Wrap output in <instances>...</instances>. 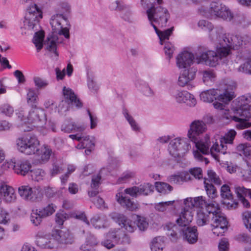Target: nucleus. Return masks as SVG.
Segmentation results:
<instances>
[{"label": "nucleus", "mask_w": 251, "mask_h": 251, "mask_svg": "<svg viewBox=\"0 0 251 251\" xmlns=\"http://www.w3.org/2000/svg\"><path fill=\"white\" fill-rule=\"evenodd\" d=\"M244 100L247 102H251V96L249 98L242 96L233 101L231 109L234 115L225 114L224 116L226 119H231L237 122L236 127L239 129L251 126V123L248 122L251 118V105L243 103V101Z\"/></svg>", "instance_id": "f257e3e1"}, {"label": "nucleus", "mask_w": 251, "mask_h": 251, "mask_svg": "<svg viewBox=\"0 0 251 251\" xmlns=\"http://www.w3.org/2000/svg\"><path fill=\"white\" fill-rule=\"evenodd\" d=\"M147 14L151 25L154 28L156 34L160 40L161 43L164 39H169L174 30V27H172L163 31L159 30L153 22L157 23L160 27L166 26L167 23L170 18V14L168 10L160 6L156 5L153 7L147 9Z\"/></svg>", "instance_id": "f03ea898"}, {"label": "nucleus", "mask_w": 251, "mask_h": 251, "mask_svg": "<svg viewBox=\"0 0 251 251\" xmlns=\"http://www.w3.org/2000/svg\"><path fill=\"white\" fill-rule=\"evenodd\" d=\"M68 24L67 19L62 14H56L51 16L50 24L52 27V34L49 35L45 42L48 50L54 53L56 56L58 54L56 51V44L59 43L57 35L54 34L64 35L68 39L70 37L69 30L67 27L63 28V24Z\"/></svg>", "instance_id": "7ed1b4c3"}, {"label": "nucleus", "mask_w": 251, "mask_h": 251, "mask_svg": "<svg viewBox=\"0 0 251 251\" xmlns=\"http://www.w3.org/2000/svg\"><path fill=\"white\" fill-rule=\"evenodd\" d=\"M206 129V125L202 121H195L190 125V129L188 132V137L190 141L194 142L197 149L202 153H206L209 151L210 137L206 135L204 140H199L198 137Z\"/></svg>", "instance_id": "20e7f679"}, {"label": "nucleus", "mask_w": 251, "mask_h": 251, "mask_svg": "<svg viewBox=\"0 0 251 251\" xmlns=\"http://www.w3.org/2000/svg\"><path fill=\"white\" fill-rule=\"evenodd\" d=\"M200 99L201 100L206 102H211L214 100H218L222 102L216 101L213 103L214 107L217 109L224 110L226 109V105L234 97V93L229 92L227 90L223 93H221L218 89H210L202 92L200 95Z\"/></svg>", "instance_id": "39448f33"}, {"label": "nucleus", "mask_w": 251, "mask_h": 251, "mask_svg": "<svg viewBox=\"0 0 251 251\" xmlns=\"http://www.w3.org/2000/svg\"><path fill=\"white\" fill-rule=\"evenodd\" d=\"M18 150L27 155L34 154L39 151V141L34 135H28L16 140Z\"/></svg>", "instance_id": "423d86ee"}, {"label": "nucleus", "mask_w": 251, "mask_h": 251, "mask_svg": "<svg viewBox=\"0 0 251 251\" xmlns=\"http://www.w3.org/2000/svg\"><path fill=\"white\" fill-rule=\"evenodd\" d=\"M139 189L138 186H133L126 189L124 193L119 192L116 195L117 201L122 206H125L127 209L133 211L138 208V204L132 201L130 199L126 196L129 195L132 197L136 198L139 196Z\"/></svg>", "instance_id": "0eeeda50"}, {"label": "nucleus", "mask_w": 251, "mask_h": 251, "mask_svg": "<svg viewBox=\"0 0 251 251\" xmlns=\"http://www.w3.org/2000/svg\"><path fill=\"white\" fill-rule=\"evenodd\" d=\"M189 140L179 138L172 140L169 146L170 154L174 157H180L191 148Z\"/></svg>", "instance_id": "6e6552de"}, {"label": "nucleus", "mask_w": 251, "mask_h": 251, "mask_svg": "<svg viewBox=\"0 0 251 251\" xmlns=\"http://www.w3.org/2000/svg\"><path fill=\"white\" fill-rule=\"evenodd\" d=\"M42 11L36 4L30 5L27 8L24 21V25L29 29H33L42 18Z\"/></svg>", "instance_id": "1a4fd4ad"}, {"label": "nucleus", "mask_w": 251, "mask_h": 251, "mask_svg": "<svg viewBox=\"0 0 251 251\" xmlns=\"http://www.w3.org/2000/svg\"><path fill=\"white\" fill-rule=\"evenodd\" d=\"M63 94L65 100H62L58 105L59 110L66 111L69 110V105H74L77 108L82 107V103L77 99L74 91L69 88L64 87Z\"/></svg>", "instance_id": "9d476101"}, {"label": "nucleus", "mask_w": 251, "mask_h": 251, "mask_svg": "<svg viewBox=\"0 0 251 251\" xmlns=\"http://www.w3.org/2000/svg\"><path fill=\"white\" fill-rule=\"evenodd\" d=\"M224 45L228 46L231 49L238 50L251 42V38L248 35L241 36L238 35L225 34L222 35Z\"/></svg>", "instance_id": "9b49d317"}, {"label": "nucleus", "mask_w": 251, "mask_h": 251, "mask_svg": "<svg viewBox=\"0 0 251 251\" xmlns=\"http://www.w3.org/2000/svg\"><path fill=\"white\" fill-rule=\"evenodd\" d=\"M56 206L50 203L46 206L39 209L33 211L30 215V221L35 226L39 225L43 218L51 215L56 210Z\"/></svg>", "instance_id": "f8f14e48"}, {"label": "nucleus", "mask_w": 251, "mask_h": 251, "mask_svg": "<svg viewBox=\"0 0 251 251\" xmlns=\"http://www.w3.org/2000/svg\"><path fill=\"white\" fill-rule=\"evenodd\" d=\"M46 118L45 113L42 109L32 106L27 116V123L33 124L34 126L41 127L45 123Z\"/></svg>", "instance_id": "ddd939ff"}, {"label": "nucleus", "mask_w": 251, "mask_h": 251, "mask_svg": "<svg viewBox=\"0 0 251 251\" xmlns=\"http://www.w3.org/2000/svg\"><path fill=\"white\" fill-rule=\"evenodd\" d=\"M198 64L203 63L210 67H215L219 61V57L214 51L208 50L196 56Z\"/></svg>", "instance_id": "4468645a"}, {"label": "nucleus", "mask_w": 251, "mask_h": 251, "mask_svg": "<svg viewBox=\"0 0 251 251\" xmlns=\"http://www.w3.org/2000/svg\"><path fill=\"white\" fill-rule=\"evenodd\" d=\"M110 217L129 232H133L136 229L135 222L127 219L123 214L114 212L110 214Z\"/></svg>", "instance_id": "2eb2a0df"}, {"label": "nucleus", "mask_w": 251, "mask_h": 251, "mask_svg": "<svg viewBox=\"0 0 251 251\" xmlns=\"http://www.w3.org/2000/svg\"><path fill=\"white\" fill-rule=\"evenodd\" d=\"M211 12L217 17L227 21H230L233 18V14L225 5L219 2H212L211 4Z\"/></svg>", "instance_id": "dca6fc26"}, {"label": "nucleus", "mask_w": 251, "mask_h": 251, "mask_svg": "<svg viewBox=\"0 0 251 251\" xmlns=\"http://www.w3.org/2000/svg\"><path fill=\"white\" fill-rule=\"evenodd\" d=\"M172 96L179 103H185L189 106H194L197 103L194 96L186 91L176 90L173 93Z\"/></svg>", "instance_id": "f3484780"}, {"label": "nucleus", "mask_w": 251, "mask_h": 251, "mask_svg": "<svg viewBox=\"0 0 251 251\" xmlns=\"http://www.w3.org/2000/svg\"><path fill=\"white\" fill-rule=\"evenodd\" d=\"M163 229L166 232L167 235L173 241H176L182 235L183 228L178 224L174 223H166L163 226Z\"/></svg>", "instance_id": "a211bd4d"}, {"label": "nucleus", "mask_w": 251, "mask_h": 251, "mask_svg": "<svg viewBox=\"0 0 251 251\" xmlns=\"http://www.w3.org/2000/svg\"><path fill=\"white\" fill-rule=\"evenodd\" d=\"M227 224L226 217H220L211 221V225L213 226L212 230L213 234L218 236L223 235L227 228Z\"/></svg>", "instance_id": "6ab92c4d"}, {"label": "nucleus", "mask_w": 251, "mask_h": 251, "mask_svg": "<svg viewBox=\"0 0 251 251\" xmlns=\"http://www.w3.org/2000/svg\"><path fill=\"white\" fill-rule=\"evenodd\" d=\"M194 59V56L192 53L182 51L176 57V65L179 68H186L193 63Z\"/></svg>", "instance_id": "aec40b11"}, {"label": "nucleus", "mask_w": 251, "mask_h": 251, "mask_svg": "<svg viewBox=\"0 0 251 251\" xmlns=\"http://www.w3.org/2000/svg\"><path fill=\"white\" fill-rule=\"evenodd\" d=\"M193 219V213L192 210L184 208L176 222L182 228H185L188 227Z\"/></svg>", "instance_id": "412c9836"}, {"label": "nucleus", "mask_w": 251, "mask_h": 251, "mask_svg": "<svg viewBox=\"0 0 251 251\" xmlns=\"http://www.w3.org/2000/svg\"><path fill=\"white\" fill-rule=\"evenodd\" d=\"M183 230L181 235L189 244H193L197 242L199 233L196 226L183 228Z\"/></svg>", "instance_id": "4be33fe9"}, {"label": "nucleus", "mask_w": 251, "mask_h": 251, "mask_svg": "<svg viewBox=\"0 0 251 251\" xmlns=\"http://www.w3.org/2000/svg\"><path fill=\"white\" fill-rule=\"evenodd\" d=\"M107 172V169L103 168L100 170L99 174L97 176H93L91 184V187L93 190L88 191V195L90 197L94 198L98 194L99 191L97 189L100 184V181L102 176L103 174H106Z\"/></svg>", "instance_id": "5701e85b"}, {"label": "nucleus", "mask_w": 251, "mask_h": 251, "mask_svg": "<svg viewBox=\"0 0 251 251\" xmlns=\"http://www.w3.org/2000/svg\"><path fill=\"white\" fill-rule=\"evenodd\" d=\"M206 213L211 218V221L220 217H225L222 215L219 204L215 201L207 203L205 205Z\"/></svg>", "instance_id": "b1692460"}, {"label": "nucleus", "mask_w": 251, "mask_h": 251, "mask_svg": "<svg viewBox=\"0 0 251 251\" xmlns=\"http://www.w3.org/2000/svg\"><path fill=\"white\" fill-rule=\"evenodd\" d=\"M0 193L6 202L11 203L16 201V196L12 187L6 185H1L0 187Z\"/></svg>", "instance_id": "393cba45"}, {"label": "nucleus", "mask_w": 251, "mask_h": 251, "mask_svg": "<svg viewBox=\"0 0 251 251\" xmlns=\"http://www.w3.org/2000/svg\"><path fill=\"white\" fill-rule=\"evenodd\" d=\"M14 170L17 174L22 176H25L29 173L31 168L30 163L27 160H18L13 162Z\"/></svg>", "instance_id": "a878e982"}, {"label": "nucleus", "mask_w": 251, "mask_h": 251, "mask_svg": "<svg viewBox=\"0 0 251 251\" xmlns=\"http://www.w3.org/2000/svg\"><path fill=\"white\" fill-rule=\"evenodd\" d=\"M210 146V143H209V148ZM229 151H227V147L226 145L221 143L220 145L217 142L213 143L212 146L210 149L209 148V151L206 153H203V154H207L210 153L211 155L216 160L218 159V153H221L223 154H226L227 153H229Z\"/></svg>", "instance_id": "bb28decb"}, {"label": "nucleus", "mask_w": 251, "mask_h": 251, "mask_svg": "<svg viewBox=\"0 0 251 251\" xmlns=\"http://www.w3.org/2000/svg\"><path fill=\"white\" fill-rule=\"evenodd\" d=\"M196 71L195 69L194 70L192 69L185 70L178 77V85L184 87L187 85L191 80L195 78Z\"/></svg>", "instance_id": "cd10ccee"}, {"label": "nucleus", "mask_w": 251, "mask_h": 251, "mask_svg": "<svg viewBox=\"0 0 251 251\" xmlns=\"http://www.w3.org/2000/svg\"><path fill=\"white\" fill-rule=\"evenodd\" d=\"M53 234L58 244H71L73 242V237L68 231L57 230Z\"/></svg>", "instance_id": "c85d7f7f"}, {"label": "nucleus", "mask_w": 251, "mask_h": 251, "mask_svg": "<svg viewBox=\"0 0 251 251\" xmlns=\"http://www.w3.org/2000/svg\"><path fill=\"white\" fill-rule=\"evenodd\" d=\"M20 197L26 201H31L35 198L32 188L28 185H23L18 188Z\"/></svg>", "instance_id": "c756f323"}, {"label": "nucleus", "mask_w": 251, "mask_h": 251, "mask_svg": "<svg viewBox=\"0 0 251 251\" xmlns=\"http://www.w3.org/2000/svg\"><path fill=\"white\" fill-rule=\"evenodd\" d=\"M52 153V151L51 149L48 146H44L40 149L39 148V151L36 152V153L38 157L37 160L40 163H45L48 162Z\"/></svg>", "instance_id": "7c9ffc66"}, {"label": "nucleus", "mask_w": 251, "mask_h": 251, "mask_svg": "<svg viewBox=\"0 0 251 251\" xmlns=\"http://www.w3.org/2000/svg\"><path fill=\"white\" fill-rule=\"evenodd\" d=\"M191 179V178L190 174L188 172H185L173 175L169 177V182L175 184H181Z\"/></svg>", "instance_id": "2f4dec72"}, {"label": "nucleus", "mask_w": 251, "mask_h": 251, "mask_svg": "<svg viewBox=\"0 0 251 251\" xmlns=\"http://www.w3.org/2000/svg\"><path fill=\"white\" fill-rule=\"evenodd\" d=\"M135 85L145 96L152 97L154 95V93L151 89L149 87L148 84L144 81L138 79L136 81Z\"/></svg>", "instance_id": "473e14b6"}, {"label": "nucleus", "mask_w": 251, "mask_h": 251, "mask_svg": "<svg viewBox=\"0 0 251 251\" xmlns=\"http://www.w3.org/2000/svg\"><path fill=\"white\" fill-rule=\"evenodd\" d=\"M114 230L109 231L106 235V239L101 242V244L108 249L114 247L115 244H118Z\"/></svg>", "instance_id": "72a5a7b5"}, {"label": "nucleus", "mask_w": 251, "mask_h": 251, "mask_svg": "<svg viewBox=\"0 0 251 251\" xmlns=\"http://www.w3.org/2000/svg\"><path fill=\"white\" fill-rule=\"evenodd\" d=\"M238 176L243 180L250 181L251 180V165L247 163L245 165L239 168Z\"/></svg>", "instance_id": "f704fd0d"}, {"label": "nucleus", "mask_w": 251, "mask_h": 251, "mask_svg": "<svg viewBox=\"0 0 251 251\" xmlns=\"http://www.w3.org/2000/svg\"><path fill=\"white\" fill-rule=\"evenodd\" d=\"M202 75L203 82L206 85H210L215 81L216 75L215 72L212 70L202 71L200 72Z\"/></svg>", "instance_id": "c9c22d12"}, {"label": "nucleus", "mask_w": 251, "mask_h": 251, "mask_svg": "<svg viewBox=\"0 0 251 251\" xmlns=\"http://www.w3.org/2000/svg\"><path fill=\"white\" fill-rule=\"evenodd\" d=\"M164 246V237L158 236L152 240L151 245V251H161Z\"/></svg>", "instance_id": "e433bc0d"}, {"label": "nucleus", "mask_w": 251, "mask_h": 251, "mask_svg": "<svg viewBox=\"0 0 251 251\" xmlns=\"http://www.w3.org/2000/svg\"><path fill=\"white\" fill-rule=\"evenodd\" d=\"M237 135L236 131L234 129H230L220 138V143L226 145L227 144H232L233 141Z\"/></svg>", "instance_id": "4c0bfd02"}, {"label": "nucleus", "mask_w": 251, "mask_h": 251, "mask_svg": "<svg viewBox=\"0 0 251 251\" xmlns=\"http://www.w3.org/2000/svg\"><path fill=\"white\" fill-rule=\"evenodd\" d=\"M44 36L43 31H38L35 33L33 39V43L35 45L37 51H39L43 48Z\"/></svg>", "instance_id": "58836bf2"}, {"label": "nucleus", "mask_w": 251, "mask_h": 251, "mask_svg": "<svg viewBox=\"0 0 251 251\" xmlns=\"http://www.w3.org/2000/svg\"><path fill=\"white\" fill-rule=\"evenodd\" d=\"M220 47L217 48V51L216 52L219 59H221L223 57L227 56L230 53L231 49L228 48L226 45H224L223 39L220 42Z\"/></svg>", "instance_id": "ea45409f"}, {"label": "nucleus", "mask_w": 251, "mask_h": 251, "mask_svg": "<svg viewBox=\"0 0 251 251\" xmlns=\"http://www.w3.org/2000/svg\"><path fill=\"white\" fill-rule=\"evenodd\" d=\"M156 190L162 195L169 193L173 190V187L169 184L163 182H155Z\"/></svg>", "instance_id": "a19ab883"}, {"label": "nucleus", "mask_w": 251, "mask_h": 251, "mask_svg": "<svg viewBox=\"0 0 251 251\" xmlns=\"http://www.w3.org/2000/svg\"><path fill=\"white\" fill-rule=\"evenodd\" d=\"M210 221L211 222V218L205 212L200 211L198 213L197 224L199 226L206 225Z\"/></svg>", "instance_id": "79ce46f5"}, {"label": "nucleus", "mask_w": 251, "mask_h": 251, "mask_svg": "<svg viewBox=\"0 0 251 251\" xmlns=\"http://www.w3.org/2000/svg\"><path fill=\"white\" fill-rule=\"evenodd\" d=\"M204 188L207 195L209 199H214L218 196L217 190L215 186L211 183L206 182V179L204 181Z\"/></svg>", "instance_id": "37998d69"}, {"label": "nucleus", "mask_w": 251, "mask_h": 251, "mask_svg": "<svg viewBox=\"0 0 251 251\" xmlns=\"http://www.w3.org/2000/svg\"><path fill=\"white\" fill-rule=\"evenodd\" d=\"M30 175L32 180L35 181L42 180L45 176V171L41 169H34L29 172Z\"/></svg>", "instance_id": "c03bdc74"}, {"label": "nucleus", "mask_w": 251, "mask_h": 251, "mask_svg": "<svg viewBox=\"0 0 251 251\" xmlns=\"http://www.w3.org/2000/svg\"><path fill=\"white\" fill-rule=\"evenodd\" d=\"M116 237L117 238L118 244H129L130 239L127 235L125 234L124 231L120 229H114Z\"/></svg>", "instance_id": "a18cd8bd"}, {"label": "nucleus", "mask_w": 251, "mask_h": 251, "mask_svg": "<svg viewBox=\"0 0 251 251\" xmlns=\"http://www.w3.org/2000/svg\"><path fill=\"white\" fill-rule=\"evenodd\" d=\"M235 192L239 200H241L246 197H249L251 199V189L245 188L244 187L235 186Z\"/></svg>", "instance_id": "49530a36"}, {"label": "nucleus", "mask_w": 251, "mask_h": 251, "mask_svg": "<svg viewBox=\"0 0 251 251\" xmlns=\"http://www.w3.org/2000/svg\"><path fill=\"white\" fill-rule=\"evenodd\" d=\"M236 70L238 73L251 75V58L241 64Z\"/></svg>", "instance_id": "de8ad7c7"}, {"label": "nucleus", "mask_w": 251, "mask_h": 251, "mask_svg": "<svg viewBox=\"0 0 251 251\" xmlns=\"http://www.w3.org/2000/svg\"><path fill=\"white\" fill-rule=\"evenodd\" d=\"M251 58V52L246 49L238 51L236 55L235 61L237 62L240 61H246Z\"/></svg>", "instance_id": "09e8293b"}, {"label": "nucleus", "mask_w": 251, "mask_h": 251, "mask_svg": "<svg viewBox=\"0 0 251 251\" xmlns=\"http://www.w3.org/2000/svg\"><path fill=\"white\" fill-rule=\"evenodd\" d=\"M139 189V196H147L153 191L154 187L151 184L147 183L138 186Z\"/></svg>", "instance_id": "8fccbe9b"}, {"label": "nucleus", "mask_w": 251, "mask_h": 251, "mask_svg": "<svg viewBox=\"0 0 251 251\" xmlns=\"http://www.w3.org/2000/svg\"><path fill=\"white\" fill-rule=\"evenodd\" d=\"M175 201H171L154 203V208L157 211L164 212L169 209L170 206H172Z\"/></svg>", "instance_id": "3c124183"}, {"label": "nucleus", "mask_w": 251, "mask_h": 251, "mask_svg": "<svg viewBox=\"0 0 251 251\" xmlns=\"http://www.w3.org/2000/svg\"><path fill=\"white\" fill-rule=\"evenodd\" d=\"M236 151L240 154L248 156L251 155V146L248 143L240 144L237 146Z\"/></svg>", "instance_id": "603ef678"}, {"label": "nucleus", "mask_w": 251, "mask_h": 251, "mask_svg": "<svg viewBox=\"0 0 251 251\" xmlns=\"http://www.w3.org/2000/svg\"><path fill=\"white\" fill-rule=\"evenodd\" d=\"M123 114L126 120L128 121V123L130 125L132 129L135 131H139L140 130L139 126H138L133 117L128 114L126 109L124 110Z\"/></svg>", "instance_id": "864d4df0"}, {"label": "nucleus", "mask_w": 251, "mask_h": 251, "mask_svg": "<svg viewBox=\"0 0 251 251\" xmlns=\"http://www.w3.org/2000/svg\"><path fill=\"white\" fill-rule=\"evenodd\" d=\"M221 196L224 199L232 200L233 199V196L228 185L224 184L221 187Z\"/></svg>", "instance_id": "5fc2aeb1"}, {"label": "nucleus", "mask_w": 251, "mask_h": 251, "mask_svg": "<svg viewBox=\"0 0 251 251\" xmlns=\"http://www.w3.org/2000/svg\"><path fill=\"white\" fill-rule=\"evenodd\" d=\"M0 113L6 116L10 117L14 113V109L9 104H3L0 105Z\"/></svg>", "instance_id": "6e6d98bb"}, {"label": "nucleus", "mask_w": 251, "mask_h": 251, "mask_svg": "<svg viewBox=\"0 0 251 251\" xmlns=\"http://www.w3.org/2000/svg\"><path fill=\"white\" fill-rule=\"evenodd\" d=\"M166 40L167 39H164L162 41V44L161 43L160 41V42L161 45L164 44V51L165 52V54L168 56V58L170 59L172 57L174 50V46L169 42H165Z\"/></svg>", "instance_id": "4d7b16f0"}, {"label": "nucleus", "mask_w": 251, "mask_h": 251, "mask_svg": "<svg viewBox=\"0 0 251 251\" xmlns=\"http://www.w3.org/2000/svg\"><path fill=\"white\" fill-rule=\"evenodd\" d=\"M84 126H77L75 123L69 124L66 126L64 130L66 132H70L73 130L75 131H82L85 129Z\"/></svg>", "instance_id": "13d9d810"}, {"label": "nucleus", "mask_w": 251, "mask_h": 251, "mask_svg": "<svg viewBox=\"0 0 251 251\" xmlns=\"http://www.w3.org/2000/svg\"><path fill=\"white\" fill-rule=\"evenodd\" d=\"M162 0H141V4L145 8L149 9L156 5H159Z\"/></svg>", "instance_id": "bf43d9fd"}, {"label": "nucleus", "mask_w": 251, "mask_h": 251, "mask_svg": "<svg viewBox=\"0 0 251 251\" xmlns=\"http://www.w3.org/2000/svg\"><path fill=\"white\" fill-rule=\"evenodd\" d=\"M207 175L211 182L218 185L222 184V180L213 171L211 170H208Z\"/></svg>", "instance_id": "052dcab7"}, {"label": "nucleus", "mask_w": 251, "mask_h": 251, "mask_svg": "<svg viewBox=\"0 0 251 251\" xmlns=\"http://www.w3.org/2000/svg\"><path fill=\"white\" fill-rule=\"evenodd\" d=\"M128 6L126 5L123 1H116L110 5V8L112 10L122 11L126 10Z\"/></svg>", "instance_id": "680f3d73"}, {"label": "nucleus", "mask_w": 251, "mask_h": 251, "mask_svg": "<svg viewBox=\"0 0 251 251\" xmlns=\"http://www.w3.org/2000/svg\"><path fill=\"white\" fill-rule=\"evenodd\" d=\"M244 224L251 232V211H245L242 214Z\"/></svg>", "instance_id": "e2e57ef3"}, {"label": "nucleus", "mask_w": 251, "mask_h": 251, "mask_svg": "<svg viewBox=\"0 0 251 251\" xmlns=\"http://www.w3.org/2000/svg\"><path fill=\"white\" fill-rule=\"evenodd\" d=\"M37 98V95L33 89H29L27 94V100L29 104H30L31 106H35L34 104L36 103Z\"/></svg>", "instance_id": "0e129e2a"}, {"label": "nucleus", "mask_w": 251, "mask_h": 251, "mask_svg": "<svg viewBox=\"0 0 251 251\" xmlns=\"http://www.w3.org/2000/svg\"><path fill=\"white\" fill-rule=\"evenodd\" d=\"M67 217V214L64 211H59L55 215V222L58 225L62 226Z\"/></svg>", "instance_id": "69168bd1"}, {"label": "nucleus", "mask_w": 251, "mask_h": 251, "mask_svg": "<svg viewBox=\"0 0 251 251\" xmlns=\"http://www.w3.org/2000/svg\"><path fill=\"white\" fill-rule=\"evenodd\" d=\"M121 17L125 21L129 23H132L134 21L132 11L129 7L126 8V10L122 12Z\"/></svg>", "instance_id": "338daca9"}, {"label": "nucleus", "mask_w": 251, "mask_h": 251, "mask_svg": "<svg viewBox=\"0 0 251 251\" xmlns=\"http://www.w3.org/2000/svg\"><path fill=\"white\" fill-rule=\"evenodd\" d=\"M236 240L239 242L251 244V237L247 233H241L236 236Z\"/></svg>", "instance_id": "774afa93"}]
</instances>
